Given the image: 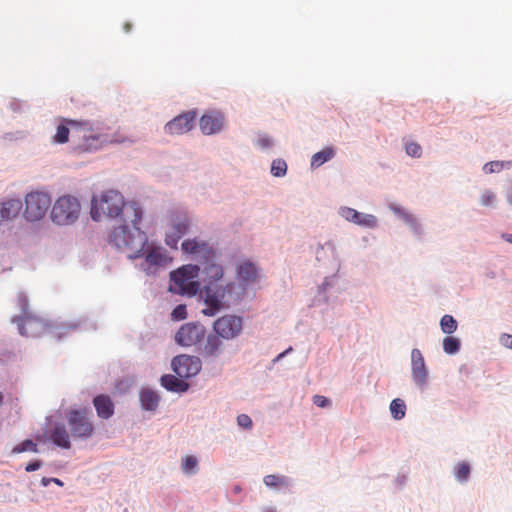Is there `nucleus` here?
Masks as SVG:
<instances>
[{
  "mask_svg": "<svg viewBox=\"0 0 512 512\" xmlns=\"http://www.w3.org/2000/svg\"><path fill=\"white\" fill-rule=\"evenodd\" d=\"M263 481L270 488L288 487L290 485V481L286 476L277 474L266 475Z\"/></svg>",
  "mask_w": 512,
  "mask_h": 512,
  "instance_id": "31",
  "label": "nucleus"
},
{
  "mask_svg": "<svg viewBox=\"0 0 512 512\" xmlns=\"http://www.w3.org/2000/svg\"><path fill=\"white\" fill-rule=\"evenodd\" d=\"M51 206V197L44 191H32L25 196L23 215L26 220L35 222L41 220Z\"/></svg>",
  "mask_w": 512,
  "mask_h": 512,
  "instance_id": "7",
  "label": "nucleus"
},
{
  "mask_svg": "<svg viewBox=\"0 0 512 512\" xmlns=\"http://www.w3.org/2000/svg\"><path fill=\"white\" fill-rule=\"evenodd\" d=\"M441 330L446 334H452L457 330V321L451 315H444L440 321Z\"/></svg>",
  "mask_w": 512,
  "mask_h": 512,
  "instance_id": "34",
  "label": "nucleus"
},
{
  "mask_svg": "<svg viewBox=\"0 0 512 512\" xmlns=\"http://www.w3.org/2000/svg\"><path fill=\"white\" fill-rule=\"evenodd\" d=\"M104 125L90 121H81L80 127L73 131V149L79 153L95 152L105 147Z\"/></svg>",
  "mask_w": 512,
  "mask_h": 512,
  "instance_id": "3",
  "label": "nucleus"
},
{
  "mask_svg": "<svg viewBox=\"0 0 512 512\" xmlns=\"http://www.w3.org/2000/svg\"><path fill=\"white\" fill-rule=\"evenodd\" d=\"M161 384L169 391L173 392H184L188 389V384L183 380L173 376V375H164L161 377Z\"/></svg>",
  "mask_w": 512,
  "mask_h": 512,
  "instance_id": "28",
  "label": "nucleus"
},
{
  "mask_svg": "<svg viewBox=\"0 0 512 512\" xmlns=\"http://www.w3.org/2000/svg\"><path fill=\"white\" fill-rule=\"evenodd\" d=\"M172 368L180 378H190L200 372L201 361L195 356L179 355L173 359Z\"/></svg>",
  "mask_w": 512,
  "mask_h": 512,
  "instance_id": "14",
  "label": "nucleus"
},
{
  "mask_svg": "<svg viewBox=\"0 0 512 512\" xmlns=\"http://www.w3.org/2000/svg\"><path fill=\"white\" fill-rule=\"evenodd\" d=\"M131 222H124L115 227L109 235V243L118 250L127 254L128 258L135 259L141 257L147 244V237L138 227Z\"/></svg>",
  "mask_w": 512,
  "mask_h": 512,
  "instance_id": "2",
  "label": "nucleus"
},
{
  "mask_svg": "<svg viewBox=\"0 0 512 512\" xmlns=\"http://www.w3.org/2000/svg\"><path fill=\"white\" fill-rule=\"evenodd\" d=\"M412 377L416 385L423 387L427 381V369L420 350L413 349L411 352Z\"/></svg>",
  "mask_w": 512,
  "mask_h": 512,
  "instance_id": "16",
  "label": "nucleus"
},
{
  "mask_svg": "<svg viewBox=\"0 0 512 512\" xmlns=\"http://www.w3.org/2000/svg\"><path fill=\"white\" fill-rule=\"evenodd\" d=\"M52 482H54L55 484H57L59 486L63 485V482L61 480H59L58 478H52Z\"/></svg>",
  "mask_w": 512,
  "mask_h": 512,
  "instance_id": "55",
  "label": "nucleus"
},
{
  "mask_svg": "<svg viewBox=\"0 0 512 512\" xmlns=\"http://www.w3.org/2000/svg\"><path fill=\"white\" fill-rule=\"evenodd\" d=\"M390 412L394 419L400 420L406 414V405L402 399L396 398L390 404Z\"/></svg>",
  "mask_w": 512,
  "mask_h": 512,
  "instance_id": "32",
  "label": "nucleus"
},
{
  "mask_svg": "<svg viewBox=\"0 0 512 512\" xmlns=\"http://www.w3.org/2000/svg\"><path fill=\"white\" fill-rule=\"evenodd\" d=\"M50 482H52V478L43 477L41 480L43 486H48Z\"/></svg>",
  "mask_w": 512,
  "mask_h": 512,
  "instance_id": "52",
  "label": "nucleus"
},
{
  "mask_svg": "<svg viewBox=\"0 0 512 512\" xmlns=\"http://www.w3.org/2000/svg\"><path fill=\"white\" fill-rule=\"evenodd\" d=\"M405 221L410 224V226L416 231H419V224L417 223L416 219L410 215V214H404Z\"/></svg>",
  "mask_w": 512,
  "mask_h": 512,
  "instance_id": "47",
  "label": "nucleus"
},
{
  "mask_svg": "<svg viewBox=\"0 0 512 512\" xmlns=\"http://www.w3.org/2000/svg\"><path fill=\"white\" fill-rule=\"evenodd\" d=\"M90 214L94 221L121 216L123 222H131L134 225L142 219V210L138 204L126 203L124 196L113 189L92 197Z\"/></svg>",
  "mask_w": 512,
  "mask_h": 512,
  "instance_id": "1",
  "label": "nucleus"
},
{
  "mask_svg": "<svg viewBox=\"0 0 512 512\" xmlns=\"http://www.w3.org/2000/svg\"><path fill=\"white\" fill-rule=\"evenodd\" d=\"M406 153L415 158H419L422 154L421 146L416 142H410L405 147Z\"/></svg>",
  "mask_w": 512,
  "mask_h": 512,
  "instance_id": "40",
  "label": "nucleus"
},
{
  "mask_svg": "<svg viewBox=\"0 0 512 512\" xmlns=\"http://www.w3.org/2000/svg\"><path fill=\"white\" fill-rule=\"evenodd\" d=\"M81 121L72 119H63L57 126L56 133L53 136L55 143L64 144L69 141L71 136V142L73 143V131L75 128H79Z\"/></svg>",
  "mask_w": 512,
  "mask_h": 512,
  "instance_id": "21",
  "label": "nucleus"
},
{
  "mask_svg": "<svg viewBox=\"0 0 512 512\" xmlns=\"http://www.w3.org/2000/svg\"><path fill=\"white\" fill-rule=\"evenodd\" d=\"M170 228L166 233L165 243L173 249H177L178 242L188 232L189 220L185 214L171 215Z\"/></svg>",
  "mask_w": 512,
  "mask_h": 512,
  "instance_id": "13",
  "label": "nucleus"
},
{
  "mask_svg": "<svg viewBox=\"0 0 512 512\" xmlns=\"http://www.w3.org/2000/svg\"><path fill=\"white\" fill-rule=\"evenodd\" d=\"M3 404V395L0 393V406Z\"/></svg>",
  "mask_w": 512,
  "mask_h": 512,
  "instance_id": "56",
  "label": "nucleus"
},
{
  "mask_svg": "<svg viewBox=\"0 0 512 512\" xmlns=\"http://www.w3.org/2000/svg\"><path fill=\"white\" fill-rule=\"evenodd\" d=\"M104 133L107 138L105 146L112 144H132L135 142V138L121 128L111 131L110 128L104 126Z\"/></svg>",
  "mask_w": 512,
  "mask_h": 512,
  "instance_id": "25",
  "label": "nucleus"
},
{
  "mask_svg": "<svg viewBox=\"0 0 512 512\" xmlns=\"http://www.w3.org/2000/svg\"><path fill=\"white\" fill-rule=\"evenodd\" d=\"M13 321L18 324L20 334L27 337L40 336L47 328L45 321L33 313H26L14 318Z\"/></svg>",
  "mask_w": 512,
  "mask_h": 512,
  "instance_id": "11",
  "label": "nucleus"
},
{
  "mask_svg": "<svg viewBox=\"0 0 512 512\" xmlns=\"http://www.w3.org/2000/svg\"><path fill=\"white\" fill-rule=\"evenodd\" d=\"M206 334V329L199 323H185L177 331L175 341L183 347H191L200 343Z\"/></svg>",
  "mask_w": 512,
  "mask_h": 512,
  "instance_id": "9",
  "label": "nucleus"
},
{
  "mask_svg": "<svg viewBox=\"0 0 512 512\" xmlns=\"http://www.w3.org/2000/svg\"><path fill=\"white\" fill-rule=\"evenodd\" d=\"M221 337L215 334H209L207 339L201 348V354L204 357H217L220 354L222 348Z\"/></svg>",
  "mask_w": 512,
  "mask_h": 512,
  "instance_id": "26",
  "label": "nucleus"
},
{
  "mask_svg": "<svg viewBox=\"0 0 512 512\" xmlns=\"http://www.w3.org/2000/svg\"><path fill=\"white\" fill-rule=\"evenodd\" d=\"M123 29H124V31H125L126 33L130 32V31H131V29H132V24H131V23H129V22H126V23L124 24V26H123Z\"/></svg>",
  "mask_w": 512,
  "mask_h": 512,
  "instance_id": "50",
  "label": "nucleus"
},
{
  "mask_svg": "<svg viewBox=\"0 0 512 512\" xmlns=\"http://www.w3.org/2000/svg\"><path fill=\"white\" fill-rule=\"evenodd\" d=\"M291 350H292V348L290 347V348H289V349H287L286 351H284V352L280 353V354L277 356L276 360H279L280 358L284 357V356H285L289 351H291Z\"/></svg>",
  "mask_w": 512,
  "mask_h": 512,
  "instance_id": "53",
  "label": "nucleus"
},
{
  "mask_svg": "<svg viewBox=\"0 0 512 512\" xmlns=\"http://www.w3.org/2000/svg\"><path fill=\"white\" fill-rule=\"evenodd\" d=\"M224 124L223 115L219 112L204 114L199 121V126L203 134L211 135L219 132Z\"/></svg>",
  "mask_w": 512,
  "mask_h": 512,
  "instance_id": "20",
  "label": "nucleus"
},
{
  "mask_svg": "<svg viewBox=\"0 0 512 512\" xmlns=\"http://www.w3.org/2000/svg\"><path fill=\"white\" fill-rule=\"evenodd\" d=\"M81 214V203L73 195L60 196L52 205L50 218L53 223L61 226L74 224Z\"/></svg>",
  "mask_w": 512,
  "mask_h": 512,
  "instance_id": "5",
  "label": "nucleus"
},
{
  "mask_svg": "<svg viewBox=\"0 0 512 512\" xmlns=\"http://www.w3.org/2000/svg\"><path fill=\"white\" fill-rule=\"evenodd\" d=\"M235 491H236V492H239V491H240V488H239V487H236V488H235Z\"/></svg>",
  "mask_w": 512,
  "mask_h": 512,
  "instance_id": "58",
  "label": "nucleus"
},
{
  "mask_svg": "<svg viewBox=\"0 0 512 512\" xmlns=\"http://www.w3.org/2000/svg\"><path fill=\"white\" fill-rule=\"evenodd\" d=\"M242 328V318L235 315H224L218 318L213 324L215 333L226 340L237 337L241 333Z\"/></svg>",
  "mask_w": 512,
  "mask_h": 512,
  "instance_id": "10",
  "label": "nucleus"
},
{
  "mask_svg": "<svg viewBox=\"0 0 512 512\" xmlns=\"http://www.w3.org/2000/svg\"><path fill=\"white\" fill-rule=\"evenodd\" d=\"M470 470L467 462H460L454 467V475L459 482H465L470 475Z\"/></svg>",
  "mask_w": 512,
  "mask_h": 512,
  "instance_id": "35",
  "label": "nucleus"
},
{
  "mask_svg": "<svg viewBox=\"0 0 512 512\" xmlns=\"http://www.w3.org/2000/svg\"><path fill=\"white\" fill-rule=\"evenodd\" d=\"M507 201L509 202V204L512 205V186L509 188L507 192Z\"/></svg>",
  "mask_w": 512,
  "mask_h": 512,
  "instance_id": "51",
  "label": "nucleus"
},
{
  "mask_svg": "<svg viewBox=\"0 0 512 512\" xmlns=\"http://www.w3.org/2000/svg\"><path fill=\"white\" fill-rule=\"evenodd\" d=\"M171 316L174 320H184L187 317V310L185 305H177L172 313Z\"/></svg>",
  "mask_w": 512,
  "mask_h": 512,
  "instance_id": "41",
  "label": "nucleus"
},
{
  "mask_svg": "<svg viewBox=\"0 0 512 512\" xmlns=\"http://www.w3.org/2000/svg\"><path fill=\"white\" fill-rule=\"evenodd\" d=\"M23 205L19 199H8L0 202V226L14 220L20 213Z\"/></svg>",
  "mask_w": 512,
  "mask_h": 512,
  "instance_id": "22",
  "label": "nucleus"
},
{
  "mask_svg": "<svg viewBox=\"0 0 512 512\" xmlns=\"http://www.w3.org/2000/svg\"><path fill=\"white\" fill-rule=\"evenodd\" d=\"M264 512H276L274 509H267L266 511Z\"/></svg>",
  "mask_w": 512,
  "mask_h": 512,
  "instance_id": "57",
  "label": "nucleus"
},
{
  "mask_svg": "<svg viewBox=\"0 0 512 512\" xmlns=\"http://www.w3.org/2000/svg\"><path fill=\"white\" fill-rule=\"evenodd\" d=\"M197 114L195 111L182 113L168 123L164 127V131L169 135H182L189 132L195 125Z\"/></svg>",
  "mask_w": 512,
  "mask_h": 512,
  "instance_id": "15",
  "label": "nucleus"
},
{
  "mask_svg": "<svg viewBox=\"0 0 512 512\" xmlns=\"http://www.w3.org/2000/svg\"><path fill=\"white\" fill-rule=\"evenodd\" d=\"M202 268V282L204 284V289L206 286L216 284L219 280L223 278L224 270L223 267L215 262V259L207 262L203 260L201 263Z\"/></svg>",
  "mask_w": 512,
  "mask_h": 512,
  "instance_id": "18",
  "label": "nucleus"
},
{
  "mask_svg": "<svg viewBox=\"0 0 512 512\" xmlns=\"http://www.w3.org/2000/svg\"><path fill=\"white\" fill-rule=\"evenodd\" d=\"M93 405L98 417L109 419L114 414V403L108 395L101 394L93 399Z\"/></svg>",
  "mask_w": 512,
  "mask_h": 512,
  "instance_id": "24",
  "label": "nucleus"
},
{
  "mask_svg": "<svg viewBox=\"0 0 512 512\" xmlns=\"http://www.w3.org/2000/svg\"><path fill=\"white\" fill-rule=\"evenodd\" d=\"M258 144L262 148H268L272 145V140L269 137L264 136L258 139Z\"/></svg>",
  "mask_w": 512,
  "mask_h": 512,
  "instance_id": "49",
  "label": "nucleus"
},
{
  "mask_svg": "<svg viewBox=\"0 0 512 512\" xmlns=\"http://www.w3.org/2000/svg\"><path fill=\"white\" fill-rule=\"evenodd\" d=\"M500 343L504 347L512 349V335H510V334H502L500 336Z\"/></svg>",
  "mask_w": 512,
  "mask_h": 512,
  "instance_id": "46",
  "label": "nucleus"
},
{
  "mask_svg": "<svg viewBox=\"0 0 512 512\" xmlns=\"http://www.w3.org/2000/svg\"><path fill=\"white\" fill-rule=\"evenodd\" d=\"M287 172V164L282 159H276L272 162L271 173L275 177H282Z\"/></svg>",
  "mask_w": 512,
  "mask_h": 512,
  "instance_id": "38",
  "label": "nucleus"
},
{
  "mask_svg": "<svg viewBox=\"0 0 512 512\" xmlns=\"http://www.w3.org/2000/svg\"><path fill=\"white\" fill-rule=\"evenodd\" d=\"M199 271L200 267L198 265L189 264L172 272L170 291L182 295H196L200 286L199 282L196 281Z\"/></svg>",
  "mask_w": 512,
  "mask_h": 512,
  "instance_id": "6",
  "label": "nucleus"
},
{
  "mask_svg": "<svg viewBox=\"0 0 512 512\" xmlns=\"http://www.w3.org/2000/svg\"><path fill=\"white\" fill-rule=\"evenodd\" d=\"M140 401L143 409L155 410L159 403V396L156 392L145 389L140 393Z\"/></svg>",
  "mask_w": 512,
  "mask_h": 512,
  "instance_id": "29",
  "label": "nucleus"
},
{
  "mask_svg": "<svg viewBox=\"0 0 512 512\" xmlns=\"http://www.w3.org/2000/svg\"><path fill=\"white\" fill-rule=\"evenodd\" d=\"M496 201V195L490 191V190H486L482 193L481 195V204L484 205V206H491L495 203Z\"/></svg>",
  "mask_w": 512,
  "mask_h": 512,
  "instance_id": "42",
  "label": "nucleus"
},
{
  "mask_svg": "<svg viewBox=\"0 0 512 512\" xmlns=\"http://www.w3.org/2000/svg\"><path fill=\"white\" fill-rule=\"evenodd\" d=\"M181 249L184 253L195 256L200 263H202L203 260L209 262L216 257V252L213 247L206 241L197 238L184 240L181 244Z\"/></svg>",
  "mask_w": 512,
  "mask_h": 512,
  "instance_id": "12",
  "label": "nucleus"
},
{
  "mask_svg": "<svg viewBox=\"0 0 512 512\" xmlns=\"http://www.w3.org/2000/svg\"><path fill=\"white\" fill-rule=\"evenodd\" d=\"M26 451L37 453L38 445L34 443L32 440L26 439L23 442L16 445L15 447H13L12 449L13 454H20Z\"/></svg>",
  "mask_w": 512,
  "mask_h": 512,
  "instance_id": "36",
  "label": "nucleus"
},
{
  "mask_svg": "<svg viewBox=\"0 0 512 512\" xmlns=\"http://www.w3.org/2000/svg\"><path fill=\"white\" fill-rule=\"evenodd\" d=\"M340 215L347 221L363 227L374 228L377 225V219L374 215L360 213L350 207H342L340 209Z\"/></svg>",
  "mask_w": 512,
  "mask_h": 512,
  "instance_id": "17",
  "label": "nucleus"
},
{
  "mask_svg": "<svg viewBox=\"0 0 512 512\" xmlns=\"http://www.w3.org/2000/svg\"><path fill=\"white\" fill-rule=\"evenodd\" d=\"M41 466H42V462L40 460H36V461L30 462L26 466L25 470H26V472H33V471L38 470Z\"/></svg>",
  "mask_w": 512,
  "mask_h": 512,
  "instance_id": "48",
  "label": "nucleus"
},
{
  "mask_svg": "<svg viewBox=\"0 0 512 512\" xmlns=\"http://www.w3.org/2000/svg\"><path fill=\"white\" fill-rule=\"evenodd\" d=\"M503 238H504L507 242H509V243H511V244H512V234H505V235H503Z\"/></svg>",
  "mask_w": 512,
  "mask_h": 512,
  "instance_id": "54",
  "label": "nucleus"
},
{
  "mask_svg": "<svg viewBox=\"0 0 512 512\" xmlns=\"http://www.w3.org/2000/svg\"><path fill=\"white\" fill-rule=\"evenodd\" d=\"M170 261L166 252L161 247H152L147 251L145 256V264L147 265V272H150L152 267H160L166 265Z\"/></svg>",
  "mask_w": 512,
  "mask_h": 512,
  "instance_id": "23",
  "label": "nucleus"
},
{
  "mask_svg": "<svg viewBox=\"0 0 512 512\" xmlns=\"http://www.w3.org/2000/svg\"><path fill=\"white\" fill-rule=\"evenodd\" d=\"M512 161H491L484 165L483 170L485 173H498L503 169H510Z\"/></svg>",
  "mask_w": 512,
  "mask_h": 512,
  "instance_id": "33",
  "label": "nucleus"
},
{
  "mask_svg": "<svg viewBox=\"0 0 512 512\" xmlns=\"http://www.w3.org/2000/svg\"><path fill=\"white\" fill-rule=\"evenodd\" d=\"M67 422L74 438L87 439L94 433V427L88 418L87 409H74L68 412Z\"/></svg>",
  "mask_w": 512,
  "mask_h": 512,
  "instance_id": "8",
  "label": "nucleus"
},
{
  "mask_svg": "<svg viewBox=\"0 0 512 512\" xmlns=\"http://www.w3.org/2000/svg\"><path fill=\"white\" fill-rule=\"evenodd\" d=\"M333 156H334L333 148H331V147L324 148L323 150L315 153L312 156L311 167L312 168L320 167L322 164H324L325 162L332 159Z\"/></svg>",
  "mask_w": 512,
  "mask_h": 512,
  "instance_id": "30",
  "label": "nucleus"
},
{
  "mask_svg": "<svg viewBox=\"0 0 512 512\" xmlns=\"http://www.w3.org/2000/svg\"><path fill=\"white\" fill-rule=\"evenodd\" d=\"M236 276L243 286L253 284L260 278L259 269L250 261H244L237 266Z\"/></svg>",
  "mask_w": 512,
  "mask_h": 512,
  "instance_id": "19",
  "label": "nucleus"
},
{
  "mask_svg": "<svg viewBox=\"0 0 512 512\" xmlns=\"http://www.w3.org/2000/svg\"><path fill=\"white\" fill-rule=\"evenodd\" d=\"M50 440L57 446L69 449L71 447L69 433L62 424L56 425L50 433Z\"/></svg>",
  "mask_w": 512,
  "mask_h": 512,
  "instance_id": "27",
  "label": "nucleus"
},
{
  "mask_svg": "<svg viewBox=\"0 0 512 512\" xmlns=\"http://www.w3.org/2000/svg\"><path fill=\"white\" fill-rule=\"evenodd\" d=\"M236 284L228 282L226 285H208L204 289V301L207 308L203 310L206 316H214L222 308L229 305L230 302L236 301L239 297L233 295Z\"/></svg>",
  "mask_w": 512,
  "mask_h": 512,
  "instance_id": "4",
  "label": "nucleus"
},
{
  "mask_svg": "<svg viewBox=\"0 0 512 512\" xmlns=\"http://www.w3.org/2000/svg\"><path fill=\"white\" fill-rule=\"evenodd\" d=\"M237 424L244 429L252 428V420L247 414H240L237 416Z\"/></svg>",
  "mask_w": 512,
  "mask_h": 512,
  "instance_id": "43",
  "label": "nucleus"
},
{
  "mask_svg": "<svg viewBox=\"0 0 512 512\" xmlns=\"http://www.w3.org/2000/svg\"><path fill=\"white\" fill-rule=\"evenodd\" d=\"M313 403L315 405H317L318 407H326L327 405H329V400L324 397V396H321V395H315L313 397Z\"/></svg>",
  "mask_w": 512,
  "mask_h": 512,
  "instance_id": "45",
  "label": "nucleus"
},
{
  "mask_svg": "<svg viewBox=\"0 0 512 512\" xmlns=\"http://www.w3.org/2000/svg\"><path fill=\"white\" fill-rule=\"evenodd\" d=\"M18 305H19V307L22 310V314L21 315H25L26 313H31L28 310L29 304H28V299H27L26 295H24L22 293L18 295Z\"/></svg>",
  "mask_w": 512,
  "mask_h": 512,
  "instance_id": "44",
  "label": "nucleus"
},
{
  "mask_svg": "<svg viewBox=\"0 0 512 512\" xmlns=\"http://www.w3.org/2000/svg\"><path fill=\"white\" fill-rule=\"evenodd\" d=\"M443 349L447 354H455L460 349V341L455 337H446L443 340Z\"/></svg>",
  "mask_w": 512,
  "mask_h": 512,
  "instance_id": "37",
  "label": "nucleus"
},
{
  "mask_svg": "<svg viewBox=\"0 0 512 512\" xmlns=\"http://www.w3.org/2000/svg\"><path fill=\"white\" fill-rule=\"evenodd\" d=\"M197 459L194 456H186L182 462L183 471L187 474L194 473L197 468Z\"/></svg>",
  "mask_w": 512,
  "mask_h": 512,
  "instance_id": "39",
  "label": "nucleus"
}]
</instances>
